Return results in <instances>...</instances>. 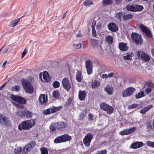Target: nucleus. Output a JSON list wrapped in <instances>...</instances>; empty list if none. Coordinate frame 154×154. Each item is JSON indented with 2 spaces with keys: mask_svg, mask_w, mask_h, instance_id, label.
Masks as SVG:
<instances>
[{
  "mask_svg": "<svg viewBox=\"0 0 154 154\" xmlns=\"http://www.w3.org/2000/svg\"><path fill=\"white\" fill-rule=\"evenodd\" d=\"M35 123V121L33 119L22 122L19 125L18 128L20 130H28L33 126Z\"/></svg>",
  "mask_w": 154,
  "mask_h": 154,
  "instance_id": "obj_1",
  "label": "nucleus"
},
{
  "mask_svg": "<svg viewBox=\"0 0 154 154\" xmlns=\"http://www.w3.org/2000/svg\"><path fill=\"white\" fill-rule=\"evenodd\" d=\"M21 83L26 92L30 94L32 93L34 90L29 80L23 79L21 81Z\"/></svg>",
  "mask_w": 154,
  "mask_h": 154,
  "instance_id": "obj_2",
  "label": "nucleus"
},
{
  "mask_svg": "<svg viewBox=\"0 0 154 154\" xmlns=\"http://www.w3.org/2000/svg\"><path fill=\"white\" fill-rule=\"evenodd\" d=\"M131 38L133 43L137 46L141 45L143 44V40L141 35L136 32H132L131 34Z\"/></svg>",
  "mask_w": 154,
  "mask_h": 154,
  "instance_id": "obj_3",
  "label": "nucleus"
},
{
  "mask_svg": "<svg viewBox=\"0 0 154 154\" xmlns=\"http://www.w3.org/2000/svg\"><path fill=\"white\" fill-rule=\"evenodd\" d=\"M71 139V136L67 134H66L59 136L57 137L54 140L55 143H60L64 142L67 141H69Z\"/></svg>",
  "mask_w": 154,
  "mask_h": 154,
  "instance_id": "obj_4",
  "label": "nucleus"
},
{
  "mask_svg": "<svg viewBox=\"0 0 154 154\" xmlns=\"http://www.w3.org/2000/svg\"><path fill=\"white\" fill-rule=\"evenodd\" d=\"M137 54L138 57L143 61H148L150 60V56L143 51H138Z\"/></svg>",
  "mask_w": 154,
  "mask_h": 154,
  "instance_id": "obj_5",
  "label": "nucleus"
},
{
  "mask_svg": "<svg viewBox=\"0 0 154 154\" xmlns=\"http://www.w3.org/2000/svg\"><path fill=\"white\" fill-rule=\"evenodd\" d=\"M11 98L12 100L21 104H24L26 102V100L25 99L17 95L11 94Z\"/></svg>",
  "mask_w": 154,
  "mask_h": 154,
  "instance_id": "obj_6",
  "label": "nucleus"
},
{
  "mask_svg": "<svg viewBox=\"0 0 154 154\" xmlns=\"http://www.w3.org/2000/svg\"><path fill=\"white\" fill-rule=\"evenodd\" d=\"M93 138V135L92 133H88L83 139V143L84 145L86 146H89Z\"/></svg>",
  "mask_w": 154,
  "mask_h": 154,
  "instance_id": "obj_7",
  "label": "nucleus"
},
{
  "mask_svg": "<svg viewBox=\"0 0 154 154\" xmlns=\"http://www.w3.org/2000/svg\"><path fill=\"white\" fill-rule=\"evenodd\" d=\"M135 90V89L132 87L128 88L122 92V96L123 97H129L133 93Z\"/></svg>",
  "mask_w": 154,
  "mask_h": 154,
  "instance_id": "obj_8",
  "label": "nucleus"
},
{
  "mask_svg": "<svg viewBox=\"0 0 154 154\" xmlns=\"http://www.w3.org/2000/svg\"><path fill=\"white\" fill-rule=\"evenodd\" d=\"M62 108L61 106H53L44 110V113L45 115H48L55 112L60 110Z\"/></svg>",
  "mask_w": 154,
  "mask_h": 154,
  "instance_id": "obj_9",
  "label": "nucleus"
},
{
  "mask_svg": "<svg viewBox=\"0 0 154 154\" xmlns=\"http://www.w3.org/2000/svg\"><path fill=\"white\" fill-rule=\"evenodd\" d=\"M0 123L1 125L6 126H9L11 124L9 119L1 114H0Z\"/></svg>",
  "mask_w": 154,
  "mask_h": 154,
  "instance_id": "obj_10",
  "label": "nucleus"
},
{
  "mask_svg": "<svg viewBox=\"0 0 154 154\" xmlns=\"http://www.w3.org/2000/svg\"><path fill=\"white\" fill-rule=\"evenodd\" d=\"M35 145V143L34 141L30 142L29 143L26 145L22 149L23 152H28L30 151L31 149Z\"/></svg>",
  "mask_w": 154,
  "mask_h": 154,
  "instance_id": "obj_11",
  "label": "nucleus"
},
{
  "mask_svg": "<svg viewBox=\"0 0 154 154\" xmlns=\"http://www.w3.org/2000/svg\"><path fill=\"white\" fill-rule=\"evenodd\" d=\"M62 83L64 88L67 91H69L71 88V85L68 79L64 78L62 80Z\"/></svg>",
  "mask_w": 154,
  "mask_h": 154,
  "instance_id": "obj_12",
  "label": "nucleus"
},
{
  "mask_svg": "<svg viewBox=\"0 0 154 154\" xmlns=\"http://www.w3.org/2000/svg\"><path fill=\"white\" fill-rule=\"evenodd\" d=\"M85 67L88 74L90 75L92 72V62L90 60H88L85 62Z\"/></svg>",
  "mask_w": 154,
  "mask_h": 154,
  "instance_id": "obj_13",
  "label": "nucleus"
},
{
  "mask_svg": "<svg viewBox=\"0 0 154 154\" xmlns=\"http://www.w3.org/2000/svg\"><path fill=\"white\" fill-rule=\"evenodd\" d=\"M140 27L143 32L146 34L147 37L150 38H152V33L146 26H145L142 24H140Z\"/></svg>",
  "mask_w": 154,
  "mask_h": 154,
  "instance_id": "obj_14",
  "label": "nucleus"
},
{
  "mask_svg": "<svg viewBox=\"0 0 154 154\" xmlns=\"http://www.w3.org/2000/svg\"><path fill=\"white\" fill-rule=\"evenodd\" d=\"M136 129V128L135 127L129 129H126L120 132L119 134L122 135L129 134L134 132Z\"/></svg>",
  "mask_w": 154,
  "mask_h": 154,
  "instance_id": "obj_15",
  "label": "nucleus"
},
{
  "mask_svg": "<svg viewBox=\"0 0 154 154\" xmlns=\"http://www.w3.org/2000/svg\"><path fill=\"white\" fill-rule=\"evenodd\" d=\"M107 27L109 30L112 32H116L118 30V28L114 23L111 22L109 23Z\"/></svg>",
  "mask_w": 154,
  "mask_h": 154,
  "instance_id": "obj_16",
  "label": "nucleus"
},
{
  "mask_svg": "<svg viewBox=\"0 0 154 154\" xmlns=\"http://www.w3.org/2000/svg\"><path fill=\"white\" fill-rule=\"evenodd\" d=\"M39 76L42 81L47 82L49 81L50 80V78L49 77V74L47 72H44L42 74L43 78L44 79L43 80L42 79L41 73H40Z\"/></svg>",
  "mask_w": 154,
  "mask_h": 154,
  "instance_id": "obj_17",
  "label": "nucleus"
},
{
  "mask_svg": "<svg viewBox=\"0 0 154 154\" xmlns=\"http://www.w3.org/2000/svg\"><path fill=\"white\" fill-rule=\"evenodd\" d=\"M143 143L141 142H137L133 143L130 146V148L135 149L140 148L143 146Z\"/></svg>",
  "mask_w": 154,
  "mask_h": 154,
  "instance_id": "obj_18",
  "label": "nucleus"
},
{
  "mask_svg": "<svg viewBox=\"0 0 154 154\" xmlns=\"http://www.w3.org/2000/svg\"><path fill=\"white\" fill-rule=\"evenodd\" d=\"M57 124L58 125H57V128L58 130L59 131L62 130L68 126V125L63 122H57Z\"/></svg>",
  "mask_w": 154,
  "mask_h": 154,
  "instance_id": "obj_19",
  "label": "nucleus"
},
{
  "mask_svg": "<svg viewBox=\"0 0 154 154\" xmlns=\"http://www.w3.org/2000/svg\"><path fill=\"white\" fill-rule=\"evenodd\" d=\"M104 90L108 94L110 95L113 94L114 91L113 87L109 85L106 86Z\"/></svg>",
  "mask_w": 154,
  "mask_h": 154,
  "instance_id": "obj_20",
  "label": "nucleus"
},
{
  "mask_svg": "<svg viewBox=\"0 0 154 154\" xmlns=\"http://www.w3.org/2000/svg\"><path fill=\"white\" fill-rule=\"evenodd\" d=\"M47 98L45 94H41L39 97V101L42 104L45 103L47 102Z\"/></svg>",
  "mask_w": 154,
  "mask_h": 154,
  "instance_id": "obj_21",
  "label": "nucleus"
},
{
  "mask_svg": "<svg viewBox=\"0 0 154 154\" xmlns=\"http://www.w3.org/2000/svg\"><path fill=\"white\" fill-rule=\"evenodd\" d=\"M153 107L152 105H150L147 106L145 107L142 108L140 110V112L141 113L144 114L148 110Z\"/></svg>",
  "mask_w": 154,
  "mask_h": 154,
  "instance_id": "obj_22",
  "label": "nucleus"
},
{
  "mask_svg": "<svg viewBox=\"0 0 154 154\" xmlns=\"http://www.w3.org/2000/svg\"><path fill=\"white\" fill-rule=\"evenodd\" d=\"M86 96V92L85 91H80L79 92V99L81 100H83L85 99Z\"/></svg>",
  "mask_w": 154,
  "mask_h": 154,
  "instance_id": "obj_23",
  "label": "nucleus"
},
{
  "mask_svg": "<svg viewBox=\"0 0 154 154\" xmlns=\"http://www.w3.org/2000/svg\"><path fill=\"white\" fill-rule=\"evenodd\" d=\"M57 125H58L57 122L52 123L50 127V131H58Z\"/></svg>",
  "mask_w": 154,
  "mask_h": 154,
  "instance_id": "obj_24",
  "label": "nucleus"
},
{
  "mask_svg": "<svg viewBox=\"0 0 154 154\" xmlns=\"http://www.w3.org/2000/svg\"><path fill=\"white\" fill-rule=\"evenodd\" d=\"M124 15V12H119L116 13L115 17L119 21H122L121 17H122L123 19Z\"/></svg>",
  "mask_w": 154,
  "mask_h": 154,
  "instance_id": "obj_25",
  "label": "nucleus"
},
{
  "mask_svg": "<svg viewBox=\"0 0 154 154\" xmlns=\"http://www.w3.org/2000/svg\"><path fill=\"white\" fill-rule=\"evenodd\" d=\"M134 12L140 11L143 9V7L141 5L134 4Z\"/></svg>",
  "mask_w": 154,
  "mask_h": 154,
  "instance_id": "obj_26",
  "label": "nucleus"
},
{
  "mask_svg": "<svg viewBox=\"0 0 154 154\" xmlns=\"http://www.w3.org/2000/svg\"><path fill=\"white\" fill-rule=\"evenodd\" d=\"M134 56V54L132 53H128L126 54V55L123 56V58L128 60H130L132 59V57Z\"/></svg>",
  "mask_w": 154,
  "mask_h": 154,
  "instance_id": "obj_27",
  "label": "nucleus"
},
{
  "mask_svg": "<svg viewBox=\"0 0 154 154\" xmlns=\"http://www.w3.org/2000/svg\"><path fill=\"white\" fill-rule=\"evenodd\" d=\"M146 95V93L144 92V91H142L141 92L138 93L135 95V97L137 99H139L141 97L145 96Z\"/></svg>",
  "mask_w": 154,
  "mask_h": 154,
  "instance_id": "obj_28",
  "label": "nucleus"
},
{
  "mask_svg": "<svg viewBox=\"0 0 154 154\" xmlns=\"http://www.w3.org/2000/svg\"><path fill=\"white\" fill-rule=\"evenodd\" d=\"M133 15L131 14H126L124 13V15L123 16V20H127L129 19H131L132 18Z\"/></svg>",
  "mask_w": 154,
  "mask_h": 154,
  "instance_id": "obj_29",
  "label": "nucleus"
},
{
  "mask_svg": "<svg viewBox=\"0 0 154 154\" xmlns=\"http://www.w3.org/2000/svg\"><path fill=\"white\" fill-rule=\"evenodd\" d=\"M125 8L127 10L132 12H134V4L131 5H127Z\"/></svg>",
  "mask_w": 154,
  "mask_h": 154,
  "instance_id": "obj_30",
  "label": "nucleus"
},
{
  "mask_svg": "<svg viewBox=\"0 0 154 154\" xmlns=\"http://www.w3.org/2000/svg\"><path fill=\"white\" fill-rule=\"evenodd\" d=\"M108 105L106 104L105 103H102L100 105V108L106 111L107 110V108Z\"/></svg>",
  "mask_w": 154,
  "mask_h": 154,
  "instance_id": "obj_31",
  "label": "nucleus"
},
{
  "mask_svg": "<svg viewBox=\"0 0 154 154\" xmlns=\"http://www.w3.org/2000/svg\"><path fill=\"white\" fill-rule=\"evenodd\" d=\"M100 82L97 81H94L91 84V86L93 88H95L99 87L100 85Z\"/></svg>",
  "mask_w": 154,
  "mask_h": 154,
  "instance_id": "obj_32",
  "label": "nucleus"
},
{
  "mask_svg": "<svg viewBox=\"0 0 154 154\" xmlns=\"http://www.w3.org/2000/svg\"><path fill=\"white\" fill-rule=\"evenodd\" d=\"M23 115L27 118L30 117L32 116V112L28 111H25L22 112Z\"/></svg>",
  "mask_w": 154,
  "mask_h": 154,
  "instance_id": "obj_33",
  "label": "nucleus"
},
{
  "mask_svg": "<svg viewBox=\"0 0 154 154\" xmlns=\"http://www.w3.org/2000/svg\"><path fill=\"white\" fill-rule=\"evenodd\" d=\"M145 85H147L150 88H154V83L151 81H146L145 83Z\"/></svg>",
  "mask_w": 154,
  "mask_h": 154,
  "instance_id": "obj_34",
  "label": "nucleus"
},
{
  "mask_svg": "<svg viewBox=\"0 0 154 154\" xmlns=\"http://www.w3.org/2000/svg\"><path fill=\"white\" fill-rule=\"evenodd\" d=\"M112 2V0H103L102 1L103 5H109L111 4Z\"/></svg>",
  "mask_w": 154,
  "mask_h": 154,
  "instance_id": "obj_35",
  "label": "nucleus"
},
{
  "mask_svg": "<svg viewBox=\"0 0 154 154\" xmlns=\"http://www.w3.org/2000/svg\"><path fill=\"white\" fill-rule=\"evenodd\" d=\"M20 18H19L17 20L12 21L11 23V26L14 27L20 21Z\"/></svg>",
  "mask_w": 154,
  "mask_h": 154,
  "instance_id": "obj_36",
  "label": "nucleus"
},
{
  "mask_svg": "<svg viewBox=\"0 0 154 154\" xmlns=\"http://www.w3.org/2000/svg\"><path fill=\"white\" fill-rule=\"evenodd\" d=\"M119 48H128L127 47V44L123 42L119 43Z\"/></svg>",
  "mask_w": 154,
  "mask_h": 154,
  "instance_id": "obj_37",
  "label": "nucleus"
},
{
  "mask_svg": "<svg viewBox=\"0 0 154 154\" xmlns=\"http://www.w3.org/2000/svg\"><path fill=\"white\" fill-rule=\"evenodd\" d=\"M22 151V149L21 147H18L17 148L14 149V152L15 154H20Z\"/></svg>",
  "mask_w": 154,
  "mask_h": 154,
  "instance_id": "obj_38",
  "label": "nucleus"
},
{
  "mask_svg": "<svg viewBox=\"0 0 154 154\" xmlns=\"http://www.w3.org/2000/svg\"><path fill=\"white\" fill-rule=\"evenodd\" d=\"M11 89L12 91L18 92L20 91V87L18 85H16L12 87Z\"/></svg>",
  "mask_w": 154,
  "mask_h": 154,
  "instance_id": "obj_39",
  "label": "nucleus"
},
{
  "mask_svg": "<svg viewBox=\"0 0 154 154\" xmlns=\"http://www.w3.org/2000/svg\"><path fill=\"white\" fill-rule=\"evenodd\" d=\"M106 39L107 42L109 43V44H111L113 41V38L111 36H109L108 37H106Z\"/></svg>",
  "mask_w": 154,
  "mask_h": 154,
  "instance_id": "obj_40",
  "label": "nucleus"
},
{
  "mask_svg": "<svg viewBox=\"0 0 154 154\" xmlns=\"http://www.w3.org/2000/svg\"><path fill=\"white\" fill-rule=\"evenodd\" d=\"M76 79L79 82H81L82 81L81 72L78 71L76 74Z\"/></svg>",
  "mask_w": 154,
  "mask_h": 154,
  "instance_id": "obj_41",
  "label": "nucleus"
},
{
  "mask_svg": "<svg viewBox=\"0 0 154 154\" xmlns=\"http://www.w3.org/2000/svg\"><path fill=\"white\" fill-rule=\"evenodd\" d=\"M106 111H107V113H108L109 114H110L113 112V109L112 106L108 105L107 108V110H106Z\"/></svg>",
  "mask_w": 154,
  "mask_h": 154,
  "instance_id": "obj_42",
  "label": "nucleus"
},
{
  "mask_svg": "<svg viewBox=\"0 0 154 154\" xmlns=\"http://www.w3.org/2000/svg\"><path fill=\"white\" fill-rule=\"evenodd\" d=\"M53 97L55 98H58L59 96V94L57 90L54 91L52 94Z\"/></svg>",
  "mask_w": 154,
  "mask_h": 154,
  "instance_id": "obj_43",
  "label": "nucleus"
},
{
  "mask_svg": "<svg viewBox=\"0 0 154 154\" xmlns=\"http://www.w3.org/2000/svg\"><path fill=\"white\" fill-rule=\"evenodd\" d=\"M84 5L85 6L88 5L93 4V2L91 0H85L83 2Z\"/></svg>",
  "mask_w": 154,
  "mask_h": 154,
  "instance_id": "obj_44",
  "label": "nucleus"
},
{
  "mask_svg": "<svg viewBox=\"0 0 154 154\" xmlns=\"http://www.w3.org/2000/svg\"><path fill=\"white\" fill-rule=\"evenodd\" d=\"M60 83L57 81H55L53 84L52 85L54 88H57L60 86Z\"/></svg>",
  "mask_w": 154,
  "mask_h": 154,
  "instance_id": "obj_45",
  "label": "nucleus"
},
{
  "mask_svg": "<svg viewBox=\"0 0 154 154\" xmlns=\"http://www.w3.org/2000/svg\"><path fill=\"white\" fill-rule=\"evenodd\" d=\"M41 154H48V152L47 149L45 148L40 149Z\"/></svg>",
  "mask_w": 154,
  "mask_h": 154,
  "instance_id": "obj_46",
  "label": "nucleus"
},
{
  "mask_svg": "<svg viewBox=\"0 0 154 154\" xmlns=\"http://www.w3.org/2000/svg\"><path fill=\"white\" fill-rule=\"evenodd\" d=\"M146 144L148 146L154 148V142L147 141L146 142Z\"/></svg>",
  "mask_w": 154,
  "mask_h": 154,
  "instance_id": "obj_47",
  "label": "nucleus"
},
{
  "mask_svg": "<svg viewBox=\"0 0 154 154\" xmlns=\"http://www.w3.org/2000/svg\"><path fill=\"white\" fill-rule=\"evenodd\" d=\"M107 152V151L106 149L104 150H102L101 151H98L95 154H106Z\"/></svg>",
  "mask_w": 154,
  "mask_h": 154,
  "instance_id": "obj_48",
  "label": "nucleus"
},
{
  "mask_svg": "<svg viewBox=\"0 0 154 154\" xmlns=\"http://www.w3.org/2000/svg\"><path fill=\"white\" fill-rule=\"evenodd\" d=\"M92 35L94 37H95L97 35V34H96V30L94 28V27L92 25Z\"/></svg>",
  "mask_w": 154,
  "mask_h": 154,
  "instance_id": "obj_49",
  "label": "nucleus"
},
{
  "mask_svg": "<svg viewBox=\"0 0 154 154\" xmlns=\"http://www.w3.org/2000/svg\"><path fill=\"white\" fill-rule=\"evenodd\" d=\"M13 103L14 105H16L19 108H22L24 107L23 106L22 104H21L19 103H17L14 102H13Z\"/></svg>",
  "mask_w": 154,
  "mask_h": 154,
  "instance_id": "obj_50",
  "label": "nucleus"
},
{
  "mask_svg": "<svg viewBox=\"0 0 154 154\" xmlns=\"http://www.w3.org/2000/svg\"><path fill=\"white\" fill-rule=\"evenodd\" d=\"M152 89L150 88H148L146 89L144 91V92L146 93V94H148L149 93L152 91Z\"/></svg>",
  "mask_w": 154,
  "mask_h": 154,
  "instance_id": "obj_51",
  "label": "nucleus"
},
{
  "mask_svg": "<svg viewBox=\"0 0 154 154\" xmlns=\"http://www.w3.org/2000/svg\"><path fill=\"white\" fill-rule=\"evenodd\" d=\"M27 50L26 49H25L21 53V58H22L27 52Z\"/></svg>",
  "mask_w": 154,
  "mask_h": 154,
  "instance_id": "obj_52",
  "label": "nucleus"
},
{
  "mask_svg": "<svg viewBox=\"0 0 154 154\" xmlns=\"http://www.w3.org/2000/svg\"><path fill=\"white\" fill-rule=\"evenodd\" d=\"M0 51H1V52L3 54H5L8 51V49H1Z\"/></svg>",
  "mask_w": 154,
  "mask_h": 154,
  "instance_id": "obj_53",
  "label": "nucleus"
},
{
  "mask_svg": "<svg viewBox=\"0 0 154 154\" xmlns=\"http://www.w3.org/2000/svg\"><path fill=\"white\" fill-rule=\"evenodd\" d=\"M146 127L148 130L152 129L153 128V126H152L150 123H148L147 124Z\"/></svg>",
  "mask_w": 154,
  "mask_h": 154,
  "instance_id": "obj_54",
  "label": "nucleus"
},
{
  "mask_svg": "<svg viewBox=\"0 0 154 154\" xmlns=\"http://www.w3.org/2000/svg\"><path fill=\"white\" fill-rule=\"evenodd\" d=\"M82 44L81 43L79 44H76V45H73V47H76L77 48H80L82 46Z\"/></svg>",
  "mask_w": 154,
  "mask_h": 154,
  "instance_id": "obj_55",
  "label": "nucleus"
},
{
  "mask_svg": "<svg viewBox=\"0 0 154 154\" xmlns=\"http://www.w3.org/2000/svg\"><path fill=\"white\" fill-rule=\"evenodd\" d=\"M101 78L103 79V78H107L108 76L107 74H103L101 76Z\"/></svg>",
  "mask_w": 154,
  "mask_h": 154,
  "instance_id": "obj_56",
  "label": "nucleus"
},
{
  "mask_svg": "<svg viewBox=\"0 0 154 154\" xmlns=\"http://www.w3.org/2000/svg\"><path fill=\"white\" fill-rule=\"evenodd\" d=\"M137 106V105L136 104H133L132 105H131L130 106V108L131 109L134 108L136 107Z\"/></svg>",
  "mask_w": 154,
  "mask_h": 154,
  "instance_id": "obj_57",
  "label": "nucleus"
},
{
  "mask_svg": "<svg viewBox=\"0 0 154 154\" xmlns=\"http://www.w3.org/2000/svg\"><path fill=\"white\" fill-rule=\"evenodd\" d=\"M88 116L90 117V119L91 120L93 119V115L91 113H89L88 114Z\"/></svg>",
  "mask_w": 154,
  "mask_h": 154,
  "instance_id": "obj_58",
  "label": "nucleus"
},
{
  "mask_svg": "<svg viewBox=\"0 0 154 154\" xmlns=\"http://www.w3.org/2000/svg\"><path fill=\"white\" fill-rule=\"evenodd\" d=\"M114 75V74L113 73H111L109 74L108 75H107L108 77H111Z\"/></svg>",
  "mask_w": 154,
  "mask_h": 154,
  "instance_id": "obj_59",
  "label": "nucleus"
},
{
  "mask_svg": "<svg viewBox=\"0 0 154 154\" xmlns=\"http://www.w3.org/2000/svg\"><path fill=\"white\" fill-rule=\"evenodd\" d=\"M6 83H5L0 87V90H1L2 89V88L4 87Z\"/></svg>",
  "mask_w": 154,
  "mask_h": 154,
  "instance_id": "obj_60",
  "label": "nucleus"
},
{
  "mask_svg": "<svg viewBox=\"0 0 154 154\" xmlns=\"http://www.w3.org/2000/svg\"><path fill=\"white\" fill-rule=\"evenodd\" d=\"M120 50L123 51H126L128 49H119Z\"/></svg>",
  "mask_w": 154,
  "mask_h": 154,
  "instance_id": "obj_61",
  "label": "nucleus"
},
{
  "mask_svg": "<svg viewBox=\"0 0 154 154\" xmlns=\"http://www.w3.org/2000/svg\"><path fill=\"white\" fill-rule=\"evenodd\" d=\"M7 62V61L6 60H5L4 61V62L3 63V68L5 66V65L6 64Z\"/></svg>",
  "mask_w": 154,
  "mask_h": 154,
  "instance_id": "obj_62",
  "label": "nucleus"
},
{
  "mask_svg": "<svg viewBox=\"0 0 154 154\" xmlns=\"http://www.w3.org/2000/svg\"><path fill=\"white\" fill-rule=\"evenodd\" d=\"M122 0H115L116 3H118L120 2H121Z\"/></svg>",
  "mask_w": 154,
  "mask_h": 154,
  "instance_id": "obj_63",
  "label": "nucleus"
},
{
  "mask_svg": "<svg viewBox=\"0 0 154 154\" xmlns=\"http://www.w3.org/2000/svg\"><path fill=\"white\" fill-rule=\"evenodd\" d=\"M151 53L152 54L153 56H154V49H152L151 50Z\"/></svg>",
  "mask_w": 154,
  "mask_h": 154,
  "instance_id": "obj_64",
  "label": "nucleus"
}]
</instances>
